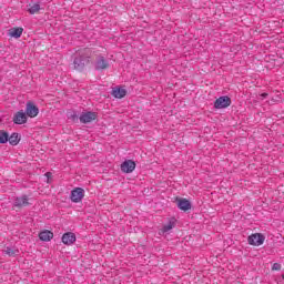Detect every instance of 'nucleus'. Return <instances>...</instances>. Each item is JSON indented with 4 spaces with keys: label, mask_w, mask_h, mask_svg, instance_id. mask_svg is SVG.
Here are the masks:
<instances>
[{
    "label": "nucleus",
    "mask_w": 284,
    "mask_h": 284,
    "mask_svg": "<svg viewBox=\"0 0 284 284\" xmlns=\"http://www.w3.org/2000/svg\"><path fill=\"white\" fill-rule=\"evenodd\" d=\"M92 59V51L90 49H83L78 52V55L73 60V65L75 70H83L85 65L90 63Z\"/></svg>",
    "instance_id": "f257e3e1"
},
{
    "label": "nucleus",
    "mask_w": 284,
    "mask_h": 284,
    "mask_svg": "<svg viewBox=\"0 0 284 284\" xmlns=\"http://www.w3.org/2000/svg\"><path fill=\"white\" fill-rule=\"evenodd\" d=\"M232 105V99L227 95H222L214 102L215 110H223L225 108H230Z\"/></svg>",
    "instance_id": "f03ea898"
},
{
    "label": "nucleus",
    "mask_w": 284,
    "mask_h": 284,
    "mask_svg": "<svg viewBox=\"0 0 284 284\" xmlns=\"http://www.w3.org/2000/svg\"><path fill=\"white\" fill-rule=\"evenodd\" d=\"M248 245H254L258 247L265 243V235L261 233H254L247 237Z\"/></svg>",
    "instance_id": "7ed1b4c3"
},
{
    "label": "nucleus",
    "mask_w": 284,
    "mask_h": 284,
    "mask_svg": "<svg viewBox=\"0 0 284 284\" xmlns=\"http://www.w3.org/2000/svg\"><path fill=\"white\" fill-rule=\"evenodd\" d=\"M83 196H85V190L75 187L71 191L70 199L72 203H81L83 201Z\"/></svg>",
    "instance_id": "20e7f679"
},
{
    "label": "nucleus",
    "mask_w": 284,
    "mask_h": 284,
    "mask_svg": "<svg viewBox=\"0 0 284 284\" xmlns=\"http://www.w3.org/2000/svg\"><path fill=\"white\" fill-rule=\"evenodd\" d=\"M120 168L124 174H132L136 170V163L132 160H125Z\"/></svg>",
    "instance_id": "39448f33"
},
{
    "label": "nucleus",
    "mask_w": 284,
    "mask_h": 284,
    "mask_svg": "<svg viewBox=\"0 0 284 284\" xmlns=\"http://www.w3.org/2000/svg\"><path fill=\"white\" fill-rule=\"evenodd\" d=\"M24 113L30 119H34L36 116H39V108L34 105V103L32 102H27V108Z\"/></svg>",
    "instance_id": "423d86ee"
},
{
    "label": "nucleus",
    "mask_w": 284,
    "mask_h": 284,
    "mask_svg": "<svg viewBox=\"0 0 284 284\" xmlns=\"http://www.w3.org/2000/svg\"><path fill=\"white\" fill-rule=\"evenodd\" d=\"M13 123L16 125H23L24 123H28V115L23 110L18 111L13 116Z\"/></svg>",
    "instance_id": "0eeeda50"
},
{
    "label": "nucleus",
    "mask_w": 284,
    "mask_h": 284,
    "mask_svg": "<svg viewBox=\"0 0 284 284\" xmlns=\"http://www.w3.org/2000/svg\"><path fill=\"white\" fill-rule=\"evenodd\" d=\"M80 123H92V121H97V112L88 111L83 112L80 115Z\"/></svg>",
    "instance_id": "6e6552de"
},
{
    "label": "nucleus",
    "mask_w": 284,
    "mask_h": 284,
    "mask_svg": "<svg viewBox=\"0 0 284 284\" xmlns=\"http://www.w3.org/2000/svg\"><path fill=\"white\" fill-rule=\"evenodd\" d=\"M94 68L95 70H108V68H110V62L108 59H105V57L99 55L95 60Z\"/></svg>",
    "instance_id": "1a4fd4ad"
},
{
    "label": "nucleus",
    "mask_w": 284,
    "mask_h": 284,
    "mask_svg": "<svg viewBox=\"0 0 284 284\" xmlns=\"http://www.w3.org/2000/svg\"><path fill=\"white\" fill-rule=\"evenodd\" d=\"M14 207H28L30 205V199L28 195L18 196L13 202Z\"/></svg>",
    "instance_id": "9d476101"
},
{
    "label": "nucleus",
    "mask_w": 284,
    "mask_h": 284,
    "mask_svg": "<svg viewBox=\"0 0 284 284\" xmlns=\"http://www.w3.org/2000/svg\"><path fill=\"white\" fill-rule=\"evenodd\" d=\"M75 241L77 235L72 232H68L62 235V243H64V245H72Z\"/></svg>",
    "instance_id": "9b49d317"
},
{
    "label": "nucleus",
    "mask_w": 284,
    "mask_h": 284,
    "mask_svg": "<svg viewBox=\"0 0 284 284\" xmlns=\"http://www.w3.org/2000/svg\"><path fill=\"white\" fill-rule=\"evenodd\" d=\"M178 207H179V210H182L183 212H187V210H192V203H190V200L180 199L178 201Z\"/></svg>",
    "instance_id": "f8f14e48"
},
{
    "label": "nucleus",
    "mask_w": 284,
    "mask_h": 284,
    "mask_svg": "<svg viewBox=\"0 0 284 284\" xmlns=\"http://www.w3.org/2000/svg\"><path fill=\"white\" fill-rule=\"evenodd\" d=\"M111 94H112V97H114V99H123V97H125V94H128V91H125V89H123L121 87H115L112 89Z\"/></svg>",
    "instance_id": "ddd939ff"
},
{
    "label": "nucleus",
    "mask_w": 284,
    "mask_h": 284,
    "mask_svg": "<svg viewBox=\"0 0 284 284\" xmlns=\"http://www.w3.org/2000/svg\"><path fill=\"white\" fill-rule=\"evenodd\" d=\"M39 239L40 241H44V242L52 241V239H54V233H52V231L44 230L40 232Z\"/></svg>",
    "instance_id": "4468645a"
},
{
    "label": "nucleus",
    "mask_w": 284,
    "mask_h": 284,
    "mask_svg": "<svg viewBox=\"0 0 284 284\" xmlns=\"http://www.w3.org/2000/svg\"><path fill=\"white\" fill-rule=\"evenodd\" d=\"M39 10H41V4L39 2L29 4V9H28L29 14H37Z\"/></svg>",
    "instance_id": "2eb2a0df"
},
{
    "label": "nucleus",
    "mask_w": 284,
    "mask_h": 284,
    "mask_svg": "<svg viewBox=\"0 0 284 284\" xmlns=\"http://www.w3.org/2000/svg\"><path fill=\"white\" fill-rule=\"evenodd\" d=\"M21 34H23V28H13L10 31V37H13V39H20Z\"/></svg>",
    "instance_id": "dca6fc26"
},
{
    "label": "nucleus",
    "mask_w": 284,
    "mask_h": 284,
    "mask_svg": "<svg viewBox=\"0 0 284 284\" xmlns=\"http://www.w3.org/2000/svg\"><path fill=\"white\" fill-rule=\"evenodd\" d=\"M176 225V222L174 220H171L166 225H164L161 230L162 234H166V232H170V230H173V227Z\"/></svg>",
    "instance_id": "f3484780"
},
{
    "label": "nucleus",
    "mask_w": 284,
    "mask_h": 284,
    "mask_svg": "<svg viewBox=\"0 0 284 284\" xmlns=\"http://www.w3.org/2000/svg\"><path fill=\"white\" fill-rule=\"evenodd\" d=\"M9 143L10 145H19V133H12L9 135Z\"/></svg>",
    "instance_id": "a211bd4d"
},
{
    "label": "nucleus",
    "mask_w": 284,
    "mask_h": 284,
    "mask_svg": "<svg viewBox=\"0 0 284 284\" xmlns=\"http://www.w3.org/2000/svg\"><path fill=\"white\" fill-rule=\"evenodd\" d=\"M9 134L6 131H0V144L8 143Z\"/></svg>",
    "instance_id": "6ab92c4d"
},
{
    "label": "nucleus",
    "mask_w": 284,
    "mask_h": 284,
    "mask_svg": "<svg viewBox=\"0 0 284 284\" xmlns=\"http://www.w3.org/2000/svg\"><path fill=\"white\" fill-rule=\"evenodd\" d=\"M4 253L8 254V256H17V254H19V251L16 250V248H12L10 246H8L6 250H4Z\"/></svg>",
    "instance_id": "aec40b11"
},
{
    "label": "nucleus",
    "mask_w": 284,
    "mask_h": 284,
    "mask_svg": "<svg viewBox=\"0 0 284 284\" xmlns=\"http://www.w3.org/2000/svg\"><path fill=\"white\" fill-rule=\"evenodd\" d=\"M272 270L278 272V270H281V264L274 263Z\"/></svg>",
    "instance_id": "412c9836"
},
{
    "label": "nucleus",
    "mask_w": 284,
    "mask_h": 284,
    "mask_svg": "<svg viewBox=\"0 0 284 284\" xmlns=\"http://www.w3.org/2000/svg\"><path fill=\"white\" fill-rule=\"evenodd\" d=\"M44 176H47V179H52V173H51V172H47V173L44 174Z\"/></svg>",
    "instance_id": "4be33fe9"
},
{
    "label": "nucleus",
    "mask_w": 284,
    "mask_h": 284,
    "mask_svg": "<svg viewBox=\"0 0 284 284\" xmlns=\"http://www.w3.org/2000/svg\"><path fill=\"white\" fill-rule=\"evenodd\" d=\"M263 99H267V93H262Z\"/></svg>",
    "instance_id": "5701e85b"
},
{
    "label": "nucleus",
    "mask_w": 284,
    "mask_h": 284,
    "mask_svg": "<svg viewBox=\"0 0 284 284\" xmlns=\"http://www.w3.org/2000/svg\"><path fill=\"white\" fill-rule=\"evenodd\" d=\"M72 119H77V114H73V115H72Z\"/></svg>",
    "instance_id": "b1692460"
},
{
    "label": "nucleus",
    "mask_w": 284,
    "mask_h": 284,
    "mask_svg": "<svg viewBox=\"0 0 284 284\" xmlns=\"http://www.w3.org/2000/svg\"><path fill=\"white\" fill-rule=\"evenodd\" d=\"M0 123H1V119H0Z\"/></svg>",
    "instance_id": "393cba45"
}]
</instances>
